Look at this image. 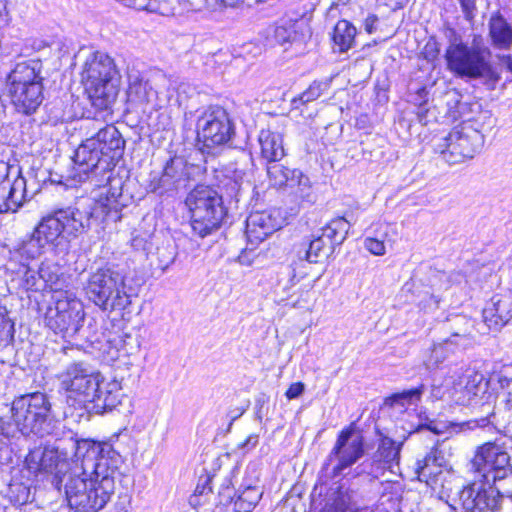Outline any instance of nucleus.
I'll return each mask as SVG.
<instances>
[{"instance_id":"obj_1","label":"nucleus","mask_w":512,"mask_h":512,"mask_svg":"<svg viewBox=\"0 0 512 512\" xmlns=\"http://www.w3.org/2000/svg\"><path fill=\"white\" fill-rule=\"evenodd\" d=\"M76 456L85 465L92 464V471L64 475L55 482V488L64 489L66 500L75 512H98L114 494V474L122 462L120 454L111 444L83 439L76 443Z\"/></svg>"},{"instance_id":"obj_2","label":"nucleus","mask_w":512,"mask_h":512,"mask_svg":"<svg viewBox=\"0 0 512 512\" xmlns=\"http://www.w3.org/2000/svg\"><path fill=\"white\" fill-rule=\"evenodd\" d=\"M111 196H98L97 199L82 198L74 207L60 209L44 217L33 231L29 240L21 248L22 255L34 259L48 244H54L59 238L76 236L99 225L106 219H119V212L124 204L121 202V181L115 179Z\"/></svg>"},{"instance_id":"obj_3","label":"nucleus","mask_w":512,"mask_h":512,"mask_svg":"<svg viewBox=\"0 0 512 512\" xmlns=\"http://www.w3.org/2000/svg\"><path fill=\"white\" fill-rule=\"evenodd\" d=\"M125 140L114 125H106L98 132L87 138L76 149L73 161L79 181L95 179V185L100 186L97 196L112 195V185L120 177L112 175V169L123 155ZM123 182H121V186Z\"/></svg>"},{"instance_id":"obj_4","label":"nucleus","mask_w":512,"mask_h":512,"mask_svg":"<svg viewBox=\"0 0 512 512\" xmlns=\"http://www.w3.org/2000/svg\"><path fill=\"white\" fill-rule=\"evenodd\" d=\"M63 371L58 375L60 387L83 401L93 403L97 413L111 411L121 403L122 387L119 381L104 382L102 374L89 363L79 358V348H64Z\"/></svg>"},{"instance_id":"obj_5","label":"nucleus","mask_w":512,"mask_h":512,"mask_svg":"<svg viewBox=\"0 0 512 512\" xmlns=\"http://www.w3.org/2000/svg\"><path fill=\"white\" fill-rule=\"evenodd\" d=\"M13 424L0 418V435L9 439L19 432L25 437L57 435L60 422L56 419L49 397L34 392L16 397L11 404Z\"/></svg>"},{"instance_id":"obj_6","label":"nucleus","mask_w":512,"mask_h":512,"mask_svg":"<svg viewBox=\"0 0 512 512\" xmlns=\"http://www.w3.org/2000/svg\"><path fill=\"white\" fill-rule=\"evenodd\" d=\"M494 122L490 111H480L454 127L447 136L436 139L434 151L450 165L472 159L482 149L485 133L492 129Z\"/></svg>"},{"instance_id":"obj_7","label":"nucleus","mask_w":512,"mask_h":512,"mask_svg":"<svg viewBox=\"0 0 512 512\" xmlns=\"http://www.w3.org/2000/svg\"><path fill=\"white\" fill-rule=\"evenodd\" d=\"M491 51L480 35H474L470 44L454 37L445 52L447 68L460 78L484 79L491 88L499 75L490 63Z\"/></svg>"},{"instance_id":"obj_8","label":"nucleus","mask_w":512,"mask_h":512,"mask_svg":"<svg viewBox=\"0 0 512 512\" xmlns=\"http://www.w3.org/2000/svg\"><path fill=\"white\" fill-rule=\"evenodd\" d=\"M81 79L92 105L100 110L110 109L120 81L114 60L105 53H91L83 65Z\"/></svg>"},{"instance_id":"obj_9","label":"nucleus","mask_w":512,"mask_h":512,"mask_svg":"<svg viewBox=\"0 0 512 512\" xmlns=\"http://www.w3.org/2000/svg\"><path fill=\"white\" fill-rule=\"evenodd\" d=\"M43 65L39 59L17 63L8 75V90L16 111L31 115L43 102Z\"/></svg>"},{"instance_id":"obj_10","label":"nucleus","mask_w":512,"mask_h":512,"mask_svg":"<svg viewBox=\"0 0 512 512\" xmlns=\"http://www.w3.org/2000/svg\"><path fill=\"white\" fill-rule=\"evenodd\" d=\"M365 454L364 438L357 433L351 425L340 431L334 446L326 457L322 467V476L326 479L347 477L351 473L355 476L352 466L356 464Z\"/></svg>"},{"instance_id":"obj_11","label":"nucleus","mask_w":512,"mask_h":512,"mask_svg":"<svg viewBox=\"0 0 512 512\" xmlns=\"http://www.w3.org/2000/svg\"><path fill=\"white\" fill-rule=\"evenodd\" d=\"M195 234L205 237L217 229L224 217L222 196L208 186H197L186 198Z\"/></svg>"},{"instance_id":"obj_12","label":"nucleus","mask_w":512,"mask_h":512,"mask_svg":"<svg viewBox=\"0 0 512 512\" xmlns=\"http://www.w3.org/2000/svg\"><path fill=\"white\" fill-rule=\"evenodd\" d=\"M196 132L200 150L213 154L216 149L230 143L235 136V125L226 109L212 105L198 117Z\"/></svg>"},{"instance_id":"obj_13","label":"nucleus","mask_w":512,"mask_h":512,"mask_svg":"<svg viewBox=\"0 0 512 512\" xmlns=\"http://www.w3.org/2000/svg\"><path fill=\"white\" fill-rule=\"evenodd\" d=\"M88 298L104 310L122 305L127 297L125 277L117 266L106 265L92 272L85 286Z\"/></svg>"},{"instance_id":"obj_14","label":"nucleus","mask_w":512,"mask_h":512,"mask_svg":"<svg viewBox=\"0 0 512 512\" xmlns=\"http://www.w3.org/2000/svg\"><path fill=\"white\" fill-rule=\"evenodd\" d=\"M507 496L479 482L463 487L452 499V508L460 512H497Z\"/></svg>"},{"instance_id":"obj_15","label":"nucleus","mask_w":512,"mask_h":512,"mask_svg":"<svg viewBox=\"0 0 512 512\" xmlns=\"http://www.w3.org/2000/svg\"><path fill=\"white\" fill-rule=\"evenodd\" d=\"M471 470L481 473L487 484L502 480L512 473V459L507 451L493 443L483 445L471 463Z\"/></svg>"},{"instance_id":"obj_16","label":"nucleus","mask_w":512,"mask_h":512,"mask_svg":"<svg viewBox=\"0 0 512 512\" xmlns=\"http://www.w3.org/2000/svg\"><path fill=\"white\" fill-rule=\"evenodd\" d=\"M189 166L183 157H173L168 160L160 175H152L148 189L159 196L173 195L185 187L189 181Z\"/></svg>"},{"instance_id":"obj_17","label":"nucleus","mask_w":512,"mask_h":512,"mask_svg":"<svg viewBox=\"0 0 512 512\" xmlns=\"http://www.w3.org/2000/svg\"><path fill=\"white\" fill-rule=\"evenodd\" d=\"M26 465L33 472L52 473V484L64 475H70V463L65 453L54 447H38L31 450L25 458Z\"/></svg>"},{"instance_id":"obj_18","label":"nucleus","mask_w":512,"mask_h":512,"mask_svg":"<svg viewBox=\"0 0 512 512\" xmlns=\"http://www.w3.org/2000/svg\"><path fill=\"white\" fill-rule=\"evenodd\" d=\"M318 512H362L357 484L350 478L334 482L328 488L324 504Z\"/></svg>"},{"instance_id":"obj_19","label":"nucleus","mask_w":512,"mask_h":512,"mask_svg":"<svg viewBox=\"0 0 512 512\" xmlns=\"http://www.w3.org/2000/svg\"><path fill=\"white\" fill-rule=\"evenodd\" d=\"M377 451L370 460H365L354 468L355 476L366 474L373 478L378 477L379 470L385 465L391 467L393 463L398 464L403 441L396 442L388 436L380 435Z\"/></svg>"},{"instance_id":"obj_20","label":"nucleus","mask_w":512,"mask_h":512,"mask_svg":"<svg viewBox=\"0 0 512 512\" xmlns=\"http://www.w3.org/2000/svg\"><path fill=\"white\" fill-rule=\"evenodd\" d=\"M88 329L94 330L91 336H87V342L97 350L104 361L113 363L122 354L127 355L128 351L121 346V341L113 333L100 329V322H88Z\"/></svg>"},{"instance_id":"obj_21","label":"nucleus","mask_w":512,"mask_h":512,"mask_svg":"<svg viewBox=\"0 0 512 512\" xmlns=\"http://www.w3.org/2000/svg\"><path fill=\"white\" fill-rule=\"evenodd\" d=\"M267 175L274 187H298L299 191L296 193L300 197L308 196L304 190L309 188V179L300 170H291L280 164L279 161H271L267 163Z\"/></svg>"},{"instance_id":"obj_22","label":"nucleus","mask_w":512,"mask_h":512,"mask_svg":"<svg viewBox=\"0 0 512 512\" xmlns=\"http://www.w3.org/2000/svg\"><path fill=\"white\" fill-rule=\"evenodd\" d=\"M281 228V222L269 211L252 212L246 220V237L251 245H257Z\"/></svg>"},{"instance_id":"obj_23","label":"nucleus","mask_w":512,"mask_h":512,"mask_svg":"<svg viewBox=\"0 0 512 512\" xmlns=\"http://www.w3.org/2000/svg\"><path fill=\"white\" fill-rule=\"evenodd\" d=\"M26 200V180L17 175L13 182L0 184V213L16 212Z\"/></svg>"},{"instance_id":"obj_24","label":"nucleus","mask_w":512,"mask_h":512,"mask_svg":"<svg viewBox=\"0 0 512 512\" xmlns=\"http://www.w3.org/2000/svg\"><path fill=\"white\" fill-rule=\"evenodd\" d=\"M247 472L255 474L254 479L249 483L242 484L239 488V494L234 501L235 512H252L263 495L262 488L258 485L259 477L256 467L249 465Z\"/></svg>"},{"instance_id":"obj_25","label":"nucleus","mask_w":512,"mask_h":512,"mask_svg":"<svg viewBox=\"0 0 512 512\" xmlns=\"http://www.w3.org/2000/svg\"><path fill=\"white\" fill-rule=\"evenodd\" d=\"M445 458L440 450L432 448L422 459L415 463V472L421 482L429 486L436 483V477L442 473Z\"/></svg>"},{"instance_id":"obj_26","label":"nucleus","mask_w":512,"mask_h":512,"mask_svg":"<svg viewBox=\"0 0 512 512\" xmlns=\"http://www.w3.org/2000/svg\"><path fill=\"white\" fill-rule=\"evenodd\" d=\"M488 36L495 49L510 50L512 47V25L499 12L493 13L488 21Z\"/></svg>"},{"instance_id":"obj_27","label":"nucleus","mask_w":512,"mask_h":512,"mask_svg":"<svg viewBox=\"0 0 512 512\" xmlns=\"http://www.w3.org/2000/svg\"><path fill=\"white\" fill-rule=\"evenodd\" d=\"M128 83L127 96L131 103L146 104L156 95L149 80L139 71L131 70L128 73Z\"/></svg>"},{"instance_id":"obj_28","label":"nucleus","mask_w":512,"mask_h":512,"mask_svg":"<svg viewBox=\"0 0 512 512\" xmlns=\"http://www.w3.org/2000/svg\"><path fill=\"white\" fill-rule=\"evenodd\" d=\"M258 141L261 157L268 162L280 161L285 156L283 137L280 133L263 129L259 133Z\"/></svg>"},{"instance_id":"obj_29","label":"nucleus","mask_w":512,"mask_h":512,"mask_svg":"<svg viewBox=\"0 0 512 512\" xmlns=\"http://www.w3.org/2000/svg\"><path fill=\"white\" fill-rule=\"evenodd\" d=\"M353 222L354 219L349 218L348 214L333 218L321 229L320 236L335 249L345 241Z\"/></svg>"},{"instance_id":"obj_30","label":"nucleus","mask_w":512,"mask_h":512,"mask_svg":"<svg viewBox=\"0 0 512 512\" xmlns=\"http://www.w3.org/2000/svg\"><path fill=\"white\" fill-rule=\"evenodd\" d=\"M40 277L43 280V290L49 289L53 292H62L67 287L61 267L54 262L44 261L40 265Z\"/></svg>"},{"instance_id":"obj_31","label":"nucleus","mask_w":512,"mask_h":512,"mask_svg":"<svg viewBox=\"0 0 512 512\" xmlns=\"http://www.w3.org/2000/svg\"><path fill=\"white\" fill-rule=\"evenodd\" d=\"M481 376L465 375L453 386V397L458 404L467 405L478 394Z\"/></svg>"},{"instance_id":"obj_32","label":"nucleus","mask_w":512,"mask_h":512,"mask_svg":"<svg viewBox=\"0 0 512 512\" xmlns=\"http://www.w3.org/2000/svg\"><path fill=\"white\" fill-rule=\"evenodd\" d=\"M80 322H44V328L52 330L55 334H60L63 339H73L79 337L87 341V336H91L94 330L88 329V325H80Z\"/></svg>"},{"instance_id":"obj_33","label":"nucleus","mask_w":512,"mask_h":512,"mask_svg":"<svg viewBox=\"0 0 512 512\" xmlns=\"http://www.w3.org/2000/svg\"><path fill=\"white\" fill-rule=\"evenodd\" d=\"M425 389V385L420 384L417 387L405 389L401 392L394 393L389 397L385 398L384 404L392 408H404L410 405H417L421 401Z\"/></svg>"},{"instance_id":"obj_34","label":"nucleus","mask_w":512,"mask_h":512,"mask_svg":"<svg viewBox=\"0 0 512 512\" xmlns=\"http://www.w3.org/2000/svg\"><path fill=\"white\" fill-rule=\"evenodd\" d=\"M356 28L347 20H339L333 30V41L340 52L348 51L355 42Z\"/></svg>"},{"instance_id":"obj_35","label":"nucleus","mask_w":512,"mask_h":512,"mask_svg":"<svg viewBox=\"0 0 512 512\" xmlns=\"http://www.w3.org/2000/svg\"><path fill=\"white\" fill-rule=\"evenodd\" d=\"M454 344L461 346V341L459 338H454L452 336V338L444 341L443 343L435 345L429 356L424 360L426 368L435 369L448 359L450 354L453 352L451 347Z\"/></svg>"},{"instance_id":"obj_36","label":"nucleus","mask_w":512,"mask_h":512,"mask_svg":"<svg viewBox=\"0 0 512 512\" xmlns=\"http://www.w3.org/2000/svg\"><path fill=\"white\" fill-rule=\"evenodd\" d=\"M333 252L332 246L324 240V237L319 235L310 241L305 251V258L310 263H320Z\"/></svg>"},{"instance_id":"obj_37","label":"nucleus","mask_w":512,"mask_h":512,"mask_svg":"<svg viewBox=\"0 0 512 512\" xmlns=\"http://www.w3.org/2000/svg\"><path fill=\"white\" fill-rule=\"evenodd\" d=\"M19 274L21 275L20 286L29 291L43 290V280L40 277V267L33 269L27 265H22Z\"/></svg>"},{"instance_id":"obj_38","label":"nucleus","mask_w":512,"mask_h":512,"mask_svg":"<svg viewBox=\"0 0 512 512\" xmlns=\"http://www.w3.org/2000/svg\"><path fill=\"white\" fill-rule=\"evenodd\" d=\"M329 86L330 80L314 81L301 95L292 100V105L298 109L300 105L316 100Z\"/></svg>"},{"instance_id":"obj_39","label":"nucleus","mask_w":512,"mask_h":512,"mask_svg":"<svg viewBox=\"0 0 512 512\" xmlns=\"http://www.w3.org/2000/svg\"><path fill=\"white\" fill-rule=\"evenodd\" d=\"M100 329L113 333L121 341V346L126 349L132 339V333L125 322H100Z\"/></svg>"},{"instance_id":"obj_40","label":"nucleus","mask_w":512,"mask_h":512,"mask_svg":"<svg viewBox=\"0 0 512 512\" xmlns=\"http://www.w3.org/2000/svg\"><path fill=\"white\" fill-rule=\"evenodd\" d=\"M490 330L489 325L487 322H474V325H472V330L468 332V334H459L454 333V338H459L461 341V346L463 348H466L469 346L473 341L476 340L477 335H485L488 334Z\"/></svg>"},{"instance_id":"obj_41","label":"nucleus","mask_w":512,"mask_h":512,"mask_svg":"<svg viewBox=\"0 0 512 512\" xmlns=\"http://www.w3.org/2000/svg\"><path fill=\"white\" fill-rule=\"evenodd\" d=\"M242 174L234 173V176L226 175L221 182V189L225 191L226 195L230 198H237L242 187Z\"/></svg>"},{"instance_id":"obj_42","label":"nucleus","mask_w":512,"mask_h":512,"mask_svg":"<svg viewBox=\"0 0 512 512\" xmlns=\"http://www.w3.org/2000/svg\"><path fill=\"white\" fill-rule=\"evenodd\" d=\"M294 36V31L292 30L291 26L286 25H277L274 28L273 31V38L278 44H285L287 42H290L291 39Z\"/></svg>"},{"instance_id":"obj_43","label":"nucleus","mask_w":512,"mask_h":512,"mask_svg":"<svg viewBox=\"0 0 512 512\" xmlns=\"http://www.w3.org/2000/svg\"><path fill=\"white\" fill-rule=\"evenodd\" d=\"M219 503L228 504L231 503L234 499L232 481L229 477H226L218 491Z\"/></svg>"},{"instance_id":"obj_44","label":"nucleus","mask_w":512,"mask_h":512,"mask_svg":"<svg viewBox=\"0 0 512 512\" xmlns=\"http://www.w3.org/2000/svg\"><path fill=\"white\" fill-rule=\"evenodd\" d=\"M365 248L372 254L381 256L386 252L384 241L375 237H367L364 241Z\"/></svg>"},{"instance_id":"obj_45","label":"nucleus","mask_w":512,"mask_h":512,"mask_svg":"<svg viewBox=\"0 0 512 512\" xmlns=\"http://www.w3.org/2000/svg\"><path fill=\"white\" fill-rule=\"evenodd\" d=\"M439 52V44L434 39H429L423 48L422 54L427 61H434Z\"/></svg>"},{"instance_id":"obj_46","label":"nucleus","mask_w":512,"mask_h":512,"mask_svg":"<svg viewBox=\"0 0 512 512\" xmlns=\"http://www.w3.org/2000/svg\"><path fill=\"white\" fill-rule=\"evenodd\" d=\"M305 391V384L302 382L292 383L287 389L285 396L289 399H297L300 397Z\"/></svg>"},{"instance_id":"obj_47","label":"nucleus","mask_w":512,"mask_h":512,"mask_svg":"<svg viewBox=\"0 0 512 512\" xmlns=\"http://www.w3.org/2000/svg\"><path fill=\"white\" fill-rule=\"evenodd\" d=\"M460 2L462 11L467 20H471L474 17L476 10L475 0H458Z\"/></svg>"},{"instance_id":"obj_48","label":"nucleus","mask_w":512,"mask_h":512,"mask_svg":"<svg viewBox=\"0 0 512 512\" xmlns=\"http://www.w3.org/2000/svg\"><path fill=\"white\" fill-rule=\"evenodd\" d=\"M259 442V435L251 434L242 443L238 445V448L244 452H248L255 448Z\"/></svg>"},{"instance_id":"obj_49","label":"nucleus","mask_w":512,"mask_h":512,"mask_svg":"<svg viewBox=\"0 0 512 512\" xmlns=\"http://www.w3.org/2000/svg\"><path fill=\"white\" fill-rule=\"evenodd\" d=\"M11 17L7 10V0H0V28L9 25Z\"/></svg>"},{"instance_id":"obj_50","label":"nucleus","mask_w":512,"mask_h":512,"mask_svg":"<svg viewBox=\"0 0 512 512\" xmlns=\"http://www.w3.org/2000/svg\"><path fill=\"white\" fill-rule=\"evenodd\" d=\"M12 167L5 161H0V184H4L5 182H13L10 179V171Z\"/></svg>"},{"instance_id":"obj_51","label":"nucleus","mask_w":512,"mask_h":512,"mask_svg":"<svg viewBox=\"0 0 512 512\" xmlns=\"http://www.w3.org/2000/svg\"><path fill=\"white\" fill-rule=\"evenodd\" d=\"M15 322H0V343L7 340Z\"/></svg>"},{"instance_id":"obj_52","label":"nucleus","mask_w":512,"mask_h":512,"mask_svg":"<svg viewBox=\"0 0 512 512\" xmlns=\"http://www.w3.org/2000/svg\"><path fill=\"white\" fill-rule=\"evenodd\" d=\"M212 482H213V477H207L205 479V483L203 485H201L200 483L197 485V487L195 489V493H197L199 495H203L206 493V490H208L209 492H212Z\"/></svg>"},{"instance_id":"obj_53","label":"nucleus","mask_w":512,"mask_h":512,"mask_svg":"<svg viewBox=\"0 0 512 512\" xmlns=\"http://www.w3.org/2000/svg\"><path fill=\"white\" fill-rule=\"evenodd\" d=\"M500 383L502 386H504V383H506L507 386L509 387L508 398H507V408L511 412V415H512V379L508 380L506 377H501Z\"/></svg>"},{"instance_id":"obj_54","label":"nucleus","mask_w":512,"mask_h":512,"mask_svg":"<svg viewBox=\"0 0 512 512\" xmlns=\"http://www.w3.org/2000/svg\"><path fill=\"white\" fill-rule=\"evenodd\" d=\"M378 22V17L374 14L372 15H369L366 19H365V30L371 34L375 31V25L376 23Z\"/></svg>"},{"instance_id":"obj_55","label":"nucleus","mask_w":512,"mask_h":512,"mask_svg":"<svg viewBox=\"0 0 512 512\" xmlns=\"http://www.w3.org/2000/svg\"><path fill=\"white\" fill-rule=\"evenodd\" d=\"M431 398L433 400H439L443 397L444 395V390L441 386H438V385H432L431 386Z\"/></svg>"},{"instance_id":"obj_56","label":"nucleus","mask_w":512,"mask_h":512,"mask_svg":"<svg viewBox=\"0 0 512 512\" xmlns=\"http://www.w3.org/2000/svg\"><path fill=\"white\" fill-rule=\"evenodd\" d=\"M427 429L429 431H432L433 433H440V429L437 427V424L433 420H429L425 422L424 424L419 425V429Z\"/></svg>"},{"instance_id":"obj_57","label":"nucleus","mask_w":512,"mask_h":512,"mask_svg":"<svg viewBox=\"0 0 512 512\" xmlns=\"http://www.w3.org/2000/svg\"><path fill=\"white\" fill-rule=\"evenodd\" d=\"M418 288H419V285H417L416 281L411 280L404 284V286L402 288V292L415 294L416 293L415 289L418 290Z\"/></svg>"},{"instance_id":"obj_58","label":"nucleus","mask_w":512,"mask_h":512,"mask_svg":"<svg viewBox=\"0 0 512 512\" xmlns=\"http://www.w3.org/2000/svg\"><path fill=\"white\" fill-rule=\"evenodd\" d=\"M426 113H427V109H426L425 107L420 106V107L418 108L417 118H418L419 122H421V123H423V124H425V123H426V122H425V115H426Z\"/></svg>"},{"instance_id":"obj_59","label":"nucleus","mask_w":512,"mask_h":512,"mask_svg":"<svg viewBox=\"0 0 512 512\" xmlns=\"http://www.w3.org/2000/svg\"><path fill=\"white\" fill-rule=\"evenodd\" d=\"M7 315V309L3 306H0V320H5Z\"/></svg>"},{"instance_id":"obj_60","label":"nucleus","mask_w":512,"mask_h":512,"mask_svg":"<svg viewBox=\"0 0 512 512\" xmlns=\"http://www.w3.org/2000/svg\"><path fill=\"white\" fill-rule=\"evenodd\" d=\"M506 64L508 69L512 72V58L510 56L506 57Z\"/></svg>"},{"instance_id":"obj_61","label":"nucleus","mask_w":512,"mask_h":512,"mask_svg":"<svg viewBox=\"0 0 512 512\" xmlns=\"http://www.w3.org/2000/svg\"><path fill=\"white\" fill-rule=\"evenodd\" d=\"M507 499L512 502V494L507 496Z\"/></svg>"}]
</instances>
